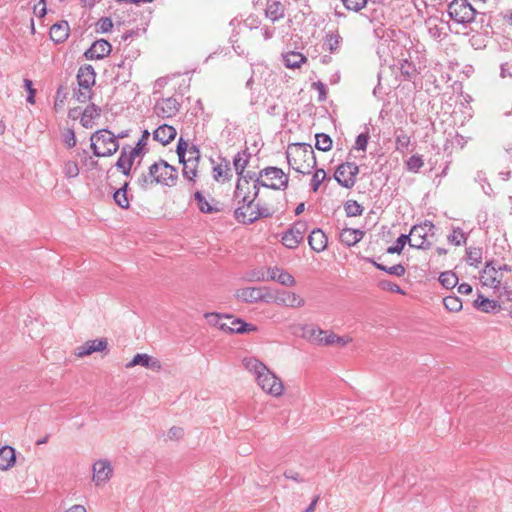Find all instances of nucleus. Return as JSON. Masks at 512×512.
<instances>
[{
  "instance_id": "34",
  "label": "nucleus",
  "mask_w": 512,
  "mask_h": 512,
  "mask_svg": "<svg viewBox=\"0 0 512 512\" xmlns=\"http://www.w3.org/2000/svg\"><path fill=\"white\" fill-rule=\"evenodd\" d=\"M127 188L128 183L126 182L121 188L116 190L113 194V199L115 203L123 209H128L130 206L129 199L127 196Z\"/></svg>"
},
{
  "instance_id": "31",
  "label": "nucleus",
  "mask_w": 512,
  "mask_h": 512,
  "mask_svg": "<svg viewBox=\"0 0 512 512\" xmlns=\"http://www.w3.org/2000/svg\"><path fill=\"white\" fill-rule=\"evenodd\" d=\"M194 199L197 203L198 209L202 213L212 214V213H216V212L220 211V208L217 206L218 203H216V204L209 203L208 200L204 197V195L200 191L195 192Z\"/></svg>"
},
{
  "instance_id": "23",
  "label": "nucleus",
  "mask_w": 512,
  "mask_h": 512,
  "mask_svg": "<svg viewBox=\"0 0 512 512\" xmlns=\"http://www.w3.org/2000/svg\"><path fill=\"white\" fill-rule=\"evenodd\" d=\"M176 129L167 124L160 125L154 132V140L160 142L163 145L170 143L176 137Z\"/></svg>"
},
{
  "instance_id": "21",
  "label": "nucleus",
  "mask_w": 512,
  "mask_h": 512,
  "mask_svg": "<svg viewBox=\"0 0 512 512\" xmlns=\"http://www.w3.org/2000/svg\"><path fill=\"white\" fill-rule=\"evenodd\" d=\"M96 73L91 65H83L79 68L77 73V83L79 87L85 89H92L95 84Z\"/></svg>"
},
{
  "instance_id": "14",
  "label": "nucleus",
  "mask_w": 512,
  "mask_h": 512,
  "mask_svg": "<svg viewBox=\"0 0 512 512\" xmlns=\"http://www.w3.org/2000/svg\"><path fill=\"white\" fill-rule=\"evenodd\" d=\"M224 323L221 324V330L229 333H246V332H254L257 330V327L246 323L240 318H234L231 315H225Z\"/></svg>"
},
{
  "instance_id": "35",
  "label": "nucleus",
  "mask_w": 512,
  "mask_h": 512,
  "mask_svg": "<svg viewBox=\"0 0 512 512\" xmlns=\"http://www.w3.org/2000/svg\"><path fill=\"white\" fill-rule=\"evenodd\" d=\"M369 262H371L377 269L384 271L393 276L401 277L406 272L405 267L402 264H396L391 267H387L383 264L375 262L372 259H369Z\"/></svg>"
},
{
  "instance_id": "57",
  "label": "nucleus",
  "mask_w": 512,
  "mask_h": 512,
  "mask_svg": "<svg viewBox=\"0 0 512 512\" xmlns=\"http://www.w3.org/2000/svg\"><path fill=\"white\" fill-rule=\"evenodd\" d=\"M188 159H186L187 163L195 164L198 163L200 158V152L199 149L196 146H191L187 150Z\"/></svg>"
},
{
  "instance_id": "15",
  "label": "nucleus",
  "mask_w": 512,
  "mask_h": 512,
  "mask_svg": "<svg viewBox=\"0 0 512 512\" xmlns=\"http://www.w3.org/2000/svg\"><path fill=\"white\" fill-rule=\"evenodd\" d=\"M266 288L246 287L236 291V297L244 302L254 303L261 300L269 302V293H265Z\"/></svg>"
},
{
  "instance_id": "40",
  "label": "nucleus",
  "mask_w": 512,
  "mask_h": 512,
  "mask_svg": "<svg viewBox=\"0 0 512 512\" xmlns=\"http://www.w3.org/2000/svg\"><path fill=\"white\" fill-rule=\"evenodd\" d=\"M344 209L348 217L360 216L363 213V207L354 200L347 201L345 203Z\"/></svg>"
},
{
  "instance_id": "1",
  "label": "nucleus",
  "mask_w": 512,
  "mask_h": 512,
  "mask_svg": "<svg viewBox=\"0 0 512 512\" xmlns=\"http://www.w3.org/2000/svg\"><path fill=\"white\" fill-rule=\"evenodd\" d=\"M243 365L245 369L254 375L257 384L264 392L274 397L282 395L284 389L282 380L263 362L254 357H246L243 359Z\"/></svg>"
},
{
  "instance_id": "43",
  "label": "nucleus",
  "mask_w": 512,
  "mask_h": 512,
  "mask_svg": "<svg viewBox=\"0 0 512 512\" xmlns=\"http://www.w3.org/2000/svg\"><path fill=\"white\" fill-rule=\"evenodd\" d=\"M249 159L248 157L244 158L241 153H237L233 159V165L236 173L239 176H242L246 166L248 165Z\"/></svg>"
},
{
  "instance_id": "11",
  "label": "nucleus",
  "mask_w": 512,
  "mask_h": 512,
  "mask_svg": "<svg viewBox=\"0 0 512 512\" xmlns=\"http://www.w3.org/2000/svg\"><path fill=\"white\" fill-rule=\"evenodd\" d=\"M307 231V224L303 221L295 222L282 236V243L289 249H295L304 238Z\"/></svg>"
},
{
  "instance_id": "20",
  "label": "nucleus",
  "mask_w": 512,
  "mask_h": 512,
  "mask_svg": "<svg viewBox=\"0 0 512 512\" xmlns=\"http://www.w3.org/2000/svg\"><path fill=\"white\" fill-rule=\"evenodd\" d=\"M267 280L277 281L284 286H294L296 281L295 278L280 267H269L267 269Z\"/></svg>"
},
{
  "instance_id": "39",
  "label": "nucleus",
  "mask_w": 512,
  "mask_h": 512,
  "mask_svg": "<svg viewBox=\"0 0 512 512\" xmlns=\"http://www.w3.org/2000/svg\"><path fill=\"white\" fill-rule=\"evenodd\" d=\"M443 304L445 308L451 312H458L462 309V301L455 295L444 297Z\"/></svg>"
},
{
  "instance_id": "18",
  "label": "nucleus",
  "mask_w": 512,
  "mask_h": 512,
  "mask_svg": "<svg viewBox=\"0 0 512 512\" xmlns=\"http://www.w3.org/2000/svg\"><path fill=\"white\" fill-rule=\"evenodd\" d=\"M480 281L484 286L498 288L501 284L502 277L492 263H487L481 272Z\"/></svg>"
},
{
  "instance_id": "13",
  "label": "nucleus",
  "mask_w": 512,
  "mask_h": 512,
  "mask_svg": "<svg viewBox=\"0 0 512 512\" xmlns=\"http://www.w3.org/2000/svg\"><path fill=\"white\" fill-rule=\"evenodd\" d=\"M269 301L291 308H299L305 305V300L302 297L290 291H279L276 295L269 294Z\"/></svg>"
},
{
  "instance_id": "53",
  "label": "nucleus",
  "mask_w": 512,
  "mask_h": 512,
  "mask_svg": "<svg viewBox=\"0 0 512 512\" xmlns=\"http://www.w3.org/2000/svg\"><path fill=\"white\" fill-rule=\"evenodd\" d=\"M113 28V22L109 17H102L97 22V30L102 33H107Z\"/></svg>"
},
{
  "instance_id": "8",
  "label": "nucleus",
  "mask_w": 512,
  "mask_h": 512,
  "mask_svg": "<svg viewBox=\"0 0 512 512\" xmlns=\"http://www.w3.org/2000/svg\"><path fill=\"white\" fill-rule=\"evenodd\" d=\"M150 174L154 175L156 184L173 186L177 180L176 169L164 160H159L150 166Z\"/></svg>"
},
{
  "instance_id": "16",
  "label": "nucleus",
  "mask_w": 512,
  "mask_h": 512,
  "mask_svg": "<svg viewBox=\"0 0 512 512\" xmlns=\"http://www.w3.org/2000/svg\"><path fill=\"white\" fill-rule=\"evenodd\" d=\"M113 469L107 460H98L93 464V482L97 485L105 484L112 476Z\"/></svg>"
},
{
  "instance_id": "42",
  "label": "nucleus",
  "mask_w": 512,
  "mask_h": 512,
  "mask_svg": "<svg viewBox=\"0 0 512 512\" xmlns=\"http://www.w3.org/2000/svg\"><path fill=\"white\" fill-rule=\"evenodd\" d=\"M424 165V161L421 156L419 155H412L407 161H406V167L408 171L417 173Z\"/></svg>"
},
{
  "instance_id": "45",
  "label": "nucleus",
  "mask_w": 512,
  "mask_h": 512,
  "mask_svg": "<svg viewBox=\"0 0 512 512\" xmlns=\"http://www.w3.org/2000/svg\"><path fill=\"white\" fill-rule=\"evenodd\" d=\"M137 183L142 190H147L150 186L156 184L154 175L150 174V168L148 169V173L141 174Z\"/></svg>"
},
{
  "instance_id": "28",
  "label": "nucleus",
  "mask_w": 512,
  "mask_h": 512,
  "mask_svg": "<svg viewBox=\"0 0 512 512\" xmlns=\"http://www.w3.org/2000/svg\"><path fill=\"white\" fill-rule=\"evenodd\" d=\"M474 306L485 313L498 312L500 310V305L497 301L486 298L482 294L478 295L474 301Z\"/></svg>"
},
{
  "instance_id": "25",
  "label": "nucleus",
  "mask_w": 512,
  "mask_h": 512,
  "mask_svg": "<svg viewBox=\"0 0 512 512\" xmlns=\"http://www.w3.org/2000/svg\"><path fill=\"white\" fill-rule=\"evenodd\" d=\"M50 38L55 43L64 42L69 36V25L66 21L56 23L50 28Z\"/></svg>"
},
{
  "instance_id": "58",
  "label": "nucleus",
  "mask_w": 512,
  "mask_h": 512,
  "mask_svg": "<svg viewBox=\"0 0 512 512\" xmlns=\"http://www.w3.org/2000/svg\"><path fill=\"white\" fill-rule=\"evenodd\" d=\"M248 279L250 281H266L267 280V272L263 269L253 270L249 273Z\"/></svg>"
},
{
  "instance_id": "54",
  "label": "nucleus",
  "mask_w": 512,
  "mask_h": 512,
  "mask_svg": "<svg viewBox=\"0 0 512 512\" xmlns=\"http://www.w3.org/2000/svg\"><path fill=\"white\" fill-rule=\"evenodd\" d=\"M229 172L230 168L224 169L221 165H218L213 168V177L217 181H219L221 178H223L224 180H228L231 177Z\"/></svg>"
},
{
  "instance_id": "51",
  "label": "nucleus",
  "mask_w": 512,
  "mask_h": 512,
  "mask_svg": "<svg viewBox=\"0 0 512 512\" xmlns=\"http://www.w3.org/2000/svg\"><path fill=\"white\" fill-rule=\"evenodd\" d=\"M64 174L69 178H74L79 174V168L76 162L67 161L63 168Z\"/></svg>"
},
{
  "instance_id": "49",
  "label": "nucleus",
  "mask_w": 512,
  "mask_h": 512,
  "mask_svg": "<svg viewBox=\"0 0 512 512\" xmlns=\"http://www.w3.org/2000/svg\"><path fill=\"white\" fill-rule=\"evenodd\" d=\"M224 317H225V315H220V314L214 313V312L205 314V318H206L207 322L210 325L218 327L220 330H221V324L224 323V320H223Z\"/></svg>"
},
{
  "instance_id": "27",
  "label": "nucleus",
  "mask_w": 512,
  "mask_h": 512,
  "mask_svg": "<svg viewBox=\"0 0 512 512\" xmlns=\"http://www.w3.org/2000/svg\"><path fill=\"white\" fill-rule=\"evenodd\" d=\"M285 8L280 1L268 0L265 13L266 16L273 22L281 19L284 16Z\"/></svg>"
},
{
  "instance_id": "50",
  "label": "nucleus",
  "mask_w": 512,
  "mask_h": 512,
  "mask_svg": "<svg viewBox=\"0 0 512 512\" xmlns=\"http://www.w3.org/2000/svg\"><path fill=\"white\" fill-rule=\"evenodd\" d=\"M342 2L348 10L358 12L365 7L367 0H342Z\"/></svg>"
},
{
  "instance_id": "17",
  "label": "nucleus",
  "mask_w": 512,
  "mask_h": 512,
  "mask_svg": "<svg viewBox=\"0 0 512 512\" xmlns=\"http://www.w3.org/2000/svg\"><path fill=\"white\" fill-rule=\"evenodd\" d=\"M137 365L143 366L145 368L151 369L156 372H158L162 369V364L157 358L152 357L145 353L136 354L132 358V360L126 364V367L132 368Z\"/></svg>"
},
{
  "instance_id": "63",
  "label": "nucleus",
  "mask_w": 512,
  "mask_h": 512,
  "mask_svg": "<svg viewBox=\"0 0 512 512\" xmlns=\"http://www.w3.org/2000/svg\"><path fill=\"white\" fill-rule=\"evenodd\" d=\"M184 434V431L181 427H172L168 431V438L171 440L180 439Z\"/></svg>"
},
{
  "instance_id": "2",
  "label": "nucleus",
  "mask_w": 512,
  "mask_h": 512,
  "mask_svg": "<svg viewBox=\"0 0 512 512\" xmlns=\"http://www.w3.org/2000/svg\"><path fill=\"white\" fill-rule=\"evenodd\" d=\"M286 158L289 166L298 173L310 174L316 166V157L310 144L295 143L288 147Z\"/></svg>"
},
{
  "instance_id": "33",
  "label": "nucleus",
  "mask_w": 512,
  "mask_h": 512,
  "mask_svg": "<svg viewBox=\"0 0 512 512\" xmlns=\"http://www.w3.org/2000/svg\"><path fill=\"white\" fill-rule=\"evenodd\" d=\"M342 37L338 32H328L324 38V46L330 53H334L340 46Z\"/></svg>"
},
{
  "instance_id": "52",
  "label": "nucleus",
  "mask_w": 512,
  "mask_h": 512,
  "mask_svg": "<svg viewBox=\"0 0 512 512\" xmlns=\"http://www.w3.org/2000/svg\"><path fill=\"white\" fill-rule=\"evenodd\" d=\"M187 150H188V143L185 140H183V138L181 137L178 140L177 147H176V152H177L180 162L186 161L185 157L187 155Z\"/></svg>"
},
{
  "instance_id": "56",
  "label": "nucleus",
  "mask_w": 512,
  "mask_h": 512,
  "mask_svg": "<svg viewBox=\"0 0 512 512\" xmlns=\"http://www.w3.org/2000/svg\"><path fill=\"white\" fill-rule=\"evenodd\" d=\"M368 140H369L368 132L359 134L356 138L355 148L357 150L365 151L367 148Z\"/></svg>"
},
{
  "instance_id": "36",
  "label": "nucleus",
  "mask_w": 512,
  "mask_h": 512,
  "mask_svg": "<svg viewBox=\"0 0 512 512\" xmlns=\"http://www.w3.org/2000/svg\"><path fill=\"white\" fill-rule=\"evenodd\" d=\"M439 281L443 287L447 289L454 288L458 283L457 275L452 271L442 272L439 276Z\"/></svg>"
},
{
  "instance_id": "19",
  "label": "nucleus",
  "mask_w": 512,
  "mask_h": 512,
  "mask_svg": "<svg viewBox=\"0 0 512 512\" xmlns=\"http://www.w3.org/2000/svg\"><path fill=\"white\" fill-rule=\"evenodd\" d=\"M111 44L104 39L95 41L85 52V57L89 60L102 59L111 52Z\"/></svg>"
},
{
  "instance_id": "55",
  "label": "nucleus",
  "mask_w": 512,
  "mask_h": 512,
  "mask_svg": "<svg viewBox=\"0 0 512 512\" xmlns=\"http://www.w3.org/2000/svg\"><path fill=\"white\" fill-rule=\"evenodd\" d=\"M74 96L78 102L85 103L86 101L91 99L92 92L91 89L79 87L78 91L74 93Z\"/></svg>"
},
{
  "instance_id": "24",
  "label": "nucleus",
  "mask_w": 512,
  "mask_h": 512,
  "mask_svg": "<svg viewBox=\"0 0 512 512\" xmlns=\"http://www.w3.org/2000/svg\"><path fill=\"white\" fill-rule=\"evenodd\" d=\"M308 243L315 252H322L327 247V236L321 229H314L308 237Z\"/></svg>"
},
{
  "instance_id": "46",
  "label": "nucleus",
  "mask_w": 512,
  "mask_h": 512,
  "mask_svg": "<svg viewBox=\"0 0 512 512\" xmlns=\"http://www.w3.org/2000/svg\"><path fill=\"white\" fill-rule=\"evenodd\" d=\"M448 241L456 246L466 242L465 233L460 228H454L452 233L448 236Z\"/></svg>"
},
{
  "instance_id": "48",
  "label": "nucleus",
  "mask_w": 512,
  "mask_h": 512,
  "mask_svg": "<svg viewBox=\"0 0 512 512\" xmlns=\"http://www.w3.org/2000/svg\"><path fill=\"white\" fill-rule=\"evenodd\" d=\"M183 164V176L189 180H194L197 176V164L187 163L186 161L181 162Z\"/></svg>"
},
{
  "instance_id": "26",
  "label": "nucleus",
  "mask_w": 512,
  "mask_h": 512,
  "mask_svg": "<svg viewBox=\"0 0 512 512\" xmlns=\"http://www.w3.org/2000/svg\"><path fill=\"white\" fill-rule=\"evenodd\" d=\"M364 232L359 229L345 228L340 233V241L347 246H354L362 240Z\"/></svg>"
},
{
  "instance_id": "61",
  "label": "nucleus",
  "mask_w": 512,
  "mask_h": 512,
  "mask_svg": "<svg viewBox=\"0 0 512 512\" xmlns=\"http://www.w3.org/2000/svg\"><path fill=\"white\" fill-rule=\"evenodd\" d=\"M128 148H129V146H124L121 149L120 156L117 160V161H121L124 166H132L133 162H134L131 159V157H129V155H128Z\"/></svg>"
},
{
  "instance_id": "30",
  "label": "nucleus",
  "mask_w": 512,
  "mask_h": 512,
  "mask_svg": "<svg viewBox=\"0 0 512 512\" xmlns=\"http://www.w3.org/2000/svg\"><path fill=\"white\" fill-rule=\"evenodd\" d=\"M100 113L101 109L98 106L95 104L88 105L82 113L80 120L82 126L85 128H91L93 125V119L99 117Z\"/></svg>"
},
{
  "instance_id": "60",
  "label": "nucleus",
  "mask_w": 512,
  "mask_h": 512,
  "mask_svg": "<svg viewBox=\"0 0 512 512\" xmlns=\"http://www.w3.org/2000/svg\"><path fill=\"white\" fill-rule=\"evenodd\" d=\"M381 287L385 290H388V291H391V292H394L397 294H401V295L405 294L404 290L399 285L392 283L390 281L381 282Z\"/></svg>"
},
{
  "instance_id": "22",
  "label": "nucleus",
  "mask_w": 512,
  "mask_h": 512,
  "mask_svg": "<svg viewBox=\"0 0 512 512\" xmlns=\"http://www.w3.org/2000/svg\"><path fill=\"white\" fill-rule=\"evenodd\" d=\"M107 346L108 342L106 339L89 340L77 348L76 355L79 357L88 356L94 352L104 351Z\"/></svg>"
},
{
  "instance_id": "37",
  "label": "nucleus",
  "mask_w": 512,
  "mask_h": 512,
  "mask_svg": "<svg viewBox=\"0 0 512 512\" xmlns=\"http://www.w3.org/2000/svg\"><path fill=\"white\" fill-rule=\"evenodd\" d=\"M466 261L470 266L477 267L482 261V250L480 248H468L466 250Z\"/></svg>"
},
{
  "instance_id": "38",
  "label": "nucleus",
  "mask_w": 512,
  "mask_h": 512,
  "mask_svg": "<svg viewBox=\"0 0 512 512\" xmlns=\"http://www.w3.org/2000/svg\"><path fill=\"white\" fill-rule=\"evenodd\" d=\"M316 143L315 147L321 151H328L332 147V139L325 133H318L315 135Z\"/></svg>"
},
{
  "instance_id": "44",
  "label": "nucleus",
  "mask_w": 512,
  "mask_h": 512,
  "mask_svg": "<svg viewBox=\"0 0 512 512\" xmlns=\"http://www.w3.org/2000/svg\"><path fill=\"white\" fill-rule=\"evenodd\" d=\"M326 172L324 169H317L311 179V189L317 192L322 182L326 179Z\"/></svg>"
},
{
  "instance_id": "5",
  "label": "nucleus",
  "mask_w": 512,
  "mask_h": 512,
  "mask_svg": "<svg viewBox=\"0 0 512 512\" xmlns=\"http://www.w3.org/2000/svg\"><path fill=\"white\" fill-rule=\"evenodd\" d=\"M91 149L97 157H108L119 149L117 137L107 129H101L90 137Z\"/></svg>"
},
{
  "instance_id": "29",
  "label": "nucleus",
  "mask_w": 512,
  "mask_h": 512,
  "mask_svg": "<svg viewBox=\"0 0 512 512\" xmlns=\"http://www.w3.org/2000/svg\"><path fill=\"white\" fill-rule=\"evenodd\" d=\"M16 456L14 448L4 446L0 448V469L7 470L15 464Z\"/></svg>"
},
{
  "instance_id": "7",
  "label": "nucleus",
  "mask_w": 512,
  "mask_h": 512,
  "mask_svg": "<svg viewBox=\"0 0 512 512\" xmlns=\"http://www.w3.org/2000/svg\"><path fill=\"white\" fill-rule=\"evenodd\" d=\"M450 18L459 23H471L475 19L476 10L467 0H452L448 5Z\"/></svg>"
},
{
  "instance_id": "32",
  "label": "nucleus",
  "mask_w": 512,
  "mask_h": 512,
  "mask_svg": "<svg viewBox=\"0 0 512 512\" xmlns=\"http://www.w3.org/2000/svg\"><path fill=\"white\" fill-rule=\"evenodd\" d=\"M284 65L287 68H299L307 61V58L300 52L291 51L283 55Z\"/></svg>"
},
{
  "instance_id": "4",
  "label": "nucleus",
  "mask_w": 512,
  "mask_h": 512,
  "mask_svg": "<svg viewBox=\"0 0 512 512\" xmlns=\"http://www.w3.org/2000/svg\"><path fill=\"white\" fill-rule=\"evenodd\" d=\"M288 176L277 167H266L259 172V176L255 179L254 190L255 197L259 195L260 187L270 188L273 190H284L288 186Z\"/></svg>"
},
{
  "instance_id": "12",
  "label": "nucleus",
  "mask_w": 512,
  "mask_h": 512,
  "mask_svg": "<svg viewBox=\"0 0 512 512\" xmlns=\"http://www.w3.org/2000/svg\"><path fill=\"white\" fill-rule=\"evenodd\" d=\"M180 109L179 101L174 97L158 100L153 108L154 113L163 119L175 116Z\"/></svg>"
},
{
  "instance_id": "9",
  "label": "nucleus",
  "mask_w": 512,
  "mask_h": 512,
  "mask_svg": "<svg viewBox=\"0 0 512 512\" xmlns=\"http://www.w3.org/2000/svg\"><path fill=\"white\" fill-rule=\"evenodd\" d=\"M310 338L319 345L343 347L350 343L352 339L348 336H338L334 332L325 331L320 328L310 330Z\"/></svg>"
},
{
  "instance_id": "62",
  "label": "nucleus",
  "mask_w": 512,
  "mask_h": 512,
  "mask_svg": "<svg viewBox=\"0 0 512 512\" xmlns=\"http://www.w3.org/2000/svg\"><path fill=\"white\" fill-rule=\"evenodd\" d=\"M244 195H247L245 192H244V184L242 183L241 179L238 180L237 184H236V189H235V192H234V197L236 199H238V203L239 204H242V197Z\"/></svg>"
},
{
  "instance_id": "47",
  "label": "nucleus",
  "mask_w": 512,
  "mask_h": 512,
  "mask_svg": "<svg viewBox=\"0 0 512 512\" xmlns=\"http://www.w3.org/2000/svg\"><path fill=\"white\" fill-rule=\"evenodd\" d=\"M410 144V137L404 133V131H400L396 135V149L399 151H403L407 149Z\"/></svg>"
},
{
  "instance_id": "10",
  "label": "nucleus",
  "mask_w": 512,
  "mask_h": 512,
  "mask_svg": "<svg viewBox=\"0 0 512 512\" xmlns=\"http://www.w3.org/2000/svg\"><path fill=\"white\" fill-rule=\"evenodd\" d=\"M359 167L352 162L339 165L334 173L335 180L345 188H352L356 182Z\"/></svg>"
},
{
  "instance_id": "3",
  "label": "nucleus",
  "mask_w": 512,
  "mask_h": 512,
  "mask_svg": "<svg viewBox=\"0 0 512 512\" xmlns=\"http://www.w3.org/2000/svg\"><path fill=\"white\" fill-rule=\"evenodd\" d=\"M255 192L253 197L244 195L242 197V204L239 205L234 212L235 219L243 224H252L260 218H267L272 216L273 212L266 206L255 204Z\"/></svg>"
},
{
  "instance_id": "59",
  "label": "nucleus",
  "mask_w": 512,
  "mask_h": 512,
  "mask_svg": "<svg viewBox=\"0 0 512 512\" xmlns=\"http://www.w3.org/2000/svg\"><path fill=\"white\" fill-rule=\"evenodd\" d=\"M24 87L28 91L27 102L30 104H34L36 90L33 88L32 81L29 79H24Z\"/></svg>"
},
{
  "instance_id": "41",
  "label": "nucleus",
  "mask_w": 512,
  "mask_h": 512,
  "mask_svg": "<svg viewBox=\"0 0 512 512\" xmlns=\"http://www.w3.org/2000/svg\"><path fill=\"white\" fill-rule=\"evenodd\" d=\"M409 236L407 234H401L397 240L395 245L390 246L387 248V253L389 254H400L402 250L404 249L406 243H409Z\"/></svg>"
},
{
  "instance_id": "6",
  "label": "nucleus",
  "mask_w": 512,
  "mask_h": 512,
  "mask_svg": "<svg viewBox=\"0 0 512 512\" xmlns=\"http://www.w3.org/2000/svg\"><path fill=\"white\" fill-rule=\"evenodd\" d=\"M435 225L431 221H424L422 224L414 225L409 236V245L412 248L427 250L430 249L432 243L429 238L433 237L435 232Z\"/></svg>"
},
{
  "instance_id": "64",
  "label": "nucleus",
  "mask_w": 512,
  "mask_h": 512,
  "mask_svg": "<svg viewBox=\"0 0 512 512\" xmlns=\"http://www.w3.org/2000/svg\"><path fill=\"white\" fill-rule=\"evenodd\" d=\"M64 142L69 148H72L76 145V137L73 130H68L64 136Z\"/></svg>"
}]
</instances>
